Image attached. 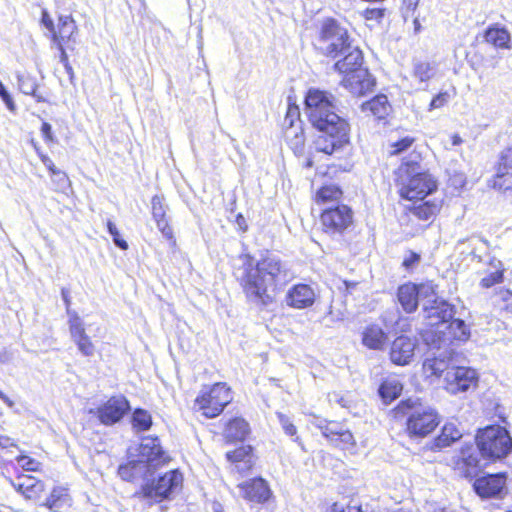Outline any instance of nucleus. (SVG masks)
<instances>
[{"label": "nucleus", "instance_id": "obj_48", "mask_svg": "<svg viewBox=\"0 0 512 512\" xmlns=\"http://www.w3.org/2000/svg\"><path fill=\"white\" fill-rule=\"evenodd\" d=\"M107 228H108L110 235L113 238L114 244L122 250H127L128 243L124 239L120 238V233H119L116 225L112 221L109 220L107 222Z\"/></svg>", "mask_w": 512, "mask_h": 512}, {"label": "nucleus", "instance_id": "obj_61", "mask_svg": "<svg viewBox=\"0 0 512 512\" xmlns=\"http://www.w3.org/2000/svg\"><path fill=\"white\" fill-rule=\"evenodd\" d=\"M0 399L10 408H12L14 406V401H12L7 395H5L1 390H0Z\"/></svg>", "mask_w": 512, "mask_h": 512}, {"label": "nucleus", "instance_id": "obj_40", "mask_svg": "<svg viewBox=\"0 0 512 512\" xmlns=\"http://www.w3.org/2000/svg\"><path fill=\"white\" fill-rule=\"evenodd\" d=\"M438 211V205L430 202H424L413 209L414 215L421 220H429Z\"/></svg>", "mask_w": 512, "mask_h": 512}, {"label": "nucleus", "instance_id": "obj_21", "mask_svg": "<svg viewBox=\"0 0 512 512\" xmlns=\"http://www.w3.org/2000/svg\"><path fill=\"white\" fill-rule=\"evenodd\" d=\"M493 187L502 192L512 191V147L502 152Z\"/></svg>", "mask_w": 512, "mask_h": 512}, {"label": "nucleus", "instance_id": "obj_13", "mask_svg": "<svg viewBox=\"0 0 512 512\" xmlns=\"http://www.w3.org/2000/svg\"><path fill=\"white\" fill-rule=\"evenodd\" d=\"M130 410V404L125 396L116 395L110 397L103 405L96 409H90L89 413L95 414L101 424L111 426L118 423Z\"/></svg>", "mask_w": 512, "mask_h": 512}, {"label": "nucleus", "instance_id": "obj_23", "mask_svg": "<svg viewBox=\"0 0 512 512\" xmlns=\"http://www.w3.org/2000/svg\"><path fill=\"white\" fill-rule=\"evenodd\" d=\"M77 25L70 15H61L58 18L57 28L51 35L53 44H67L69 42L75 43L74 35L77 33Z\"/></svg>", "mask_w": 512, "mask_h": 512}, {"label": "nucleus", "instance_id": "obj_2", "mask_svg": "<svg viewBox=\"0 0 512 512\" xmlns=\"http://www.w3.org/2000/svg\"><path fill=\"white\" fill-rule=\"evenodd\" d=\"M334 97L318 89H310L305 98V113L319 131L314 144L328 155L339 152L349 143V125L334 112Z\"/></svg>", "mask_w": 512, "mask_h": 512}, {"label": "nucleus", "instance_id": "obj_30", "mask_svg": "<svg viewBox=\"0 0 512 512\" xmlns=\"http://www.w3.org/2000/svg\"><path fill=\"white\" fill-rule=\"evenodd\" d=\"M485 39L495 47L505 49L510 48L509 43L511 36L508 30L504 27H499L497 25L490 26L485 32Z\"/></svg>", "mask_w": 512, "mask_h": 512}, {"label": "nucleus", "instance_id": "obj_15", "mask_svg": "<svg viewBox=\"0 0 512 512\" xmlns=\"http://www.w3.org/2000/svg\"><path fill=\"white\" fill-rule=\"evenodd\" d=\"M352 222V211L346 205L326 208L321 214L324 231L329 234L342 233Z\"/></svg>", "mask_w": 512, "mask_h": 512}, {"label": "nucleus", "instance_id": "obj_7", "mask_svg": "<svg viewBox=\"0 0 512 512\" xmlns=\"http://www.w3.org/2000/svg\"><path fill=\"white\" fill-rule=\"evenodd\" d=\"M477 448L483 459L497 461L512 451V438L509 432L499 425H489L476 435Z\"/></svg>", "mask_w": 512, "mask_h": 512}, {"label": "nucleus", "instance_id": "obj_52", "mask_svg": "<svg viewBox=\"0 0 512 512\" xmlns=\"http://www.w3.org/2000/svg\"><path fill=\"white\" fill-rule=\"evenodd\" d=\"M449 99L447 92H442L436 95L430 102L429 110L438 109L443 107Z\"/></svg>", "mask_w": 512, "mask_h": 512}, {"label": "nucleus", "instance_id": "obj_42", "mask_svg": "<svg viewBox=\"0 0 512 512\" xmlns=\"http://www.w3.org/2000/svg\"><path fill=\"white\" fill-rule=\"evenodd\" d=\"M69 325H70V332H71L73 341H76L79 338L87 335L85 332L83 323H82L80 317L76 313H73L71 315V318L69 320Z\"/></svg>", "mask_w": 512, "mask_h": 512}, {"label": "nucleus", "instance_id": "obj_56", "mask_svg": "<svg viewBox=\"0 0 512 512\" xmlns=\"http://www.w3.org/2000/svg\"><path fill=\"white\" fill-rule=\"evenodd\" d=\"M420 260V256L414 252H410V254L404 259L403 266L407 269H411L414 267L416 263Z\"/></svg>", "mask_w": 512, "mask_h": 512}, {"label": "nucleus", "instance_id": "obj_19", "mask_svg": "<svg viewBox=\"0 0 512 512\" xmlns=\"http://www.w3.org/2000/svg\"><path fill=\"white\" fill-rule=\"evenodd\" d=\"M343 86L355 96H362L371 92L375 86V80L367 69H358L346 74Z\"/></svg>", "mask_w": 512, "mask_h": 512}, {"label": "nucleus", "instance_id": "obj_47", "mask_svg": "<svg viewBox=\"0 0 512 512\" xmlns=\"http://www.w3.org/2000/svg\"><path fill=\"white\" fill-rule=\"evenodd\" d=\"M16 461L25 471H38L41 466L40 462L26 455H19Z\"/></svg>", "mask_w": 512, "mask_h": 512}, {"label": "nucleus", "instance_id": "obj_20", "mask_svg": "<svg viewBox=\"0 0 512 512\" xmlns=\"http://www.w3.org/2000/svg\"><path fill=\"white\" fill-rule=\"evenodd\" d=\"M415 348V339L399 336L391 344L390 359L396 365H408L414 357Z\"/></svg>", "mask_w": 512, "mask_h": 512}, {"label": "nucleus", "instance_id": "obj_45", "mask_svg": "<svg viewBox=\"0 0 512 512\" xmlns=\"http://www.w3.org/2000/svg\"><path fill=\"white\" fill-rule=\"evenodd\" d=\"M152 216L154 220L166 217L167 207L161 196L155 195L151 200Z\"/></svg>", "mask_w": 512, "mask_h": 512}, {"label": "nucleus", "instance_id": "obj_17", "mask_svg": "<svg viewBox=\"0 0 512 512\" xmlns=\"http://www.w3.org/2000/svg\"><path fill=\"white\" fill-rule=\"evenodd\" d=\"M473 488L481 498L501 497L506 488V476L504 473H497L479 477Z\"/></svg>", "mask_w": 512, "mask_h": 512}, {"label": "nucleus", "instance_id": "obj_46", "mask_svg": "<svg viewBox=\"0 0 512 512\" xmlns=\"http://www.w3.org/2000/svg\"><path fill=\"white\" fill-rule=\"evenodd\" d=\"M79 349V351L87 357H91L95 353V346L92 343L91 339L88 335H85L84 337L79 338L78 340L74 341Z\"/></svg>", "mask_w": 512, "mask_h": 512}, {"label": "nucleus", "instance_id": "obj_49", "mask_svg": "<svg viewBox=\"0 0 512 512\" xmlns=\"http://www.w3.org/2000/svg\"><path fill=\"white\" fill-rule=\"evenodd\" d=\"M414 142V139L411 137H405L394 144H392V147L394 148L393 151L390 152L391 155L400 154L401 152L408 149L412 143Z\"/></svg>", "mask_w": 512, "mask_h": 512}, {"label": "nucleus", "instance_id": "obj_24", "mask_svg": "<svg viewBox=\"0 0 512 512\" xmlns=\"http://www.w3.org/2000/svg\"><path fill=\"white\" fill-rule=\"evenodd\" d=\"M343 59L337 61L334 64V68L336 71L349 74L353 73L358 69L362 68L363 56L362 52L358 47H355L353 43L350 44V48L342 54Z\"/></svg>", "mask_w": 512, "mask_h": 512}, {"label": "nucleus", "instance_id": "obj_26", "mask_svg": "<svg viewBox=\"0 0 512 512\" xmlns=\"http://www.w3.org/2000/svg\"><path fill=\"white\" fill-rule=\"evenodd\" d=\"M53 512H65L71 506V498L67 490L62 487H55L49 497L42 503Z\"/></svg>", "mask_w": 512, "mask_h": 512}, {"label": "nucleus", "instance_id": "obj_31", "mask_svg": "<svg viewBox=\"0 0 512 512\" xmlns=\"http://www.w3.org/2000/svg\"><path fill=\"white\" fill-rule=\"evenodd\" d=\"M363 112H370L378 119L384 118L390 109L388 99L385 95H377L370 101H367L361 106Z\"/></svg>", "mask_w": 512, "mask_h": 512}, {"label": "nucleus", "instance_id": "obj_32", "mask_svg": "<svg viewBox=\"0 0 512 512\" xmlns=\"http://www.w3.org/2000/svg\"><path fill=\"white\" fill-rule=\"evenodd\" d=\"M402 388V384L398 379L389 378L380 385L379 395L385 402H391L400 395Z\"/></svg>", "mask_w": 512, "mask_h": 512}, {"label": "nucleus", "instance_id": "obj_18", "mask_svg": "<svg viewBox=\"0 0 512 512\" xmlns=\"http://www.w3.org/2000/svg\"><path fill=\"white\" fill-rule=\"evenodd\" d=\"M316 297V291L312 286L298 283L288 289L285 302L291 308L306 309L313 306Z\"/></svg>", "mask_w": 512, "mask_h": 512}, {"label": "nucleus", "instance_id": "obj_1", "mask_svg": "<svg viewBox=\"0 0 512 512\" xmlns=\"http://www.w3.org/2000/svg\"><path fill=\"white\" fill-rule=\"evenodd\" d=\"M241 260L236 278L248 301L257 306L271 304L275 292L294 277L288 263L274 253L266 252L258 260L245 255Z\"/></svg>", "mask_w": 512, "mask_h": 512}, {"label": "nucleus", "instance_id": "obj_25", "mask_svg": "<svg viewBox=\"0 0 512 512\" xmlns=\"http://www.w3.org/2000/svg\"><path fill=\"white\" fill-rule=\"evenodd\" d=\"M249 431V424L243 418L235 417L226 424L223 435L228 442H242Z\"/></svg>", "mask_w": 512, "mask_h": 512}, {"label": "nucleus", "instance_id": "obj_64", "mask_svg": "<svg viewBox=\"0 0 512 512\" xmlns=\"http://www.w3.org/2000/svg\"><path fill=\"white\" fill-rule=\"evenodd\" d=\"M10 439L7 437H0V446L5 448L8 446Z\"/></svg>", "mask_w": 512, "mask_h": 512}, {"label": "nucleus", "instance_id": "obj_62", "mask_svg": "<svg viewBox=\"0 0 512 512\" xmlns=\"http://www.w3.org/2000/svg\"><path fill=\"white\" fill-rule=\"evenodd\" d=\"M64 69H65L66 73L69 75L70 80L72 81V80H73V78H74V71H73V68H72V66L70 65V63H69V64H66V65L64 66Z\"/></svg>", "mask_w": 512, "mask_h": 512}, {"label": "nucleus", "instance_id": "obj_6", "mask_svg": "<svg viewBox=\"0 0 512 512\" xmlns=\"http://www.w3.org/2000/svg\"><path fill=\"white\" fill-rule=\"evenodd\" d=\"M407 415L406 431L411 438H424L432 433L440 423L435 409L429 406H415L411 400L397 407V414Z\"/></svg>", "mask_w": 512, "mask_h": 512}, {"label": "nucleus", "instance_id": "obj_57", "mask_svg": "<svg viewBox=\"0 0 512 512\" xmlns=\"http://www.w3.org/2000/svg\"><path fill=\"white\" fill-rule=\"evenodd\" d=\"M41 133L43 135V138L47 142H52L54 140L53 134H52V127L49 123L44 122L41 127Z\"/></svg>", "mask_w": 512, "mask_h": 512}, {"label": "nucleus", "instance_id": "obj_53", "mask_svg": "<svg viewBox=\"0 0 512 512\" xmlns=\"http://www.w3.org/2000/svg\"><path fill=\"white\" fill-rule=\"evenodd\" d=\"M336 439H338L337 445L342 444L344 447H347L349 445H354V443H355L352 433L345 428L341 431V433L338 435V437Z\"/></svg>", "mask_w": 512, "mask_h": 512}, {"label": "nucleus", "instance_id": "obj_38", "mask_svg": "<svg viewBox=\"0 0 512 512\" xmlns=\"http://www.w3.org/2000/svg\"><path fill=\"white\" fill-rule=\"evenodd\" d=\"M496 270L494 272L489 273L485 277L481 279L480 285L484 288H490L495 284L501 283L503 281V273L504 269L502 267V263L497 261V265H495Z\"/></svg>", "mask_w": 512, "mask_h": 512}, {"label": "nucleus", "instance_id": "obj_12", "mask_svg": "<svg viewBox=\"0 0 512 512\" xmlns=\"http://www.w3.org/2000/svg\"><path fill=\"white\" fill-rule=\"evenodd\" d=\"M478 374L470 367L456 366L453 362L451 368L444 375V388L450 394L466 392L477 385Z\"/></svg>", "mask_w": 512, "mask_h": 512}, {"label": "nucleus", "instance_id": "obj_8", "mask_svg": "<svg viewBox=\"0 0 512 512\" xmlns=\"http://www.w3.org/2000/svg\"><path fill=\"white\" fill-rule=\"evenodd\" d=\"M230 388L225 383L204 387L195 399L194 407L207 418H214L231 402Z\"/></svg>", "mask_w": 512, "mask_h": 512}, {"label": "nucleus", "instance_id": "obj_51", "mask_svg": "<svg viewBox=\"0 0 512 512\" xmlns=\"http://www.w3.org/2000/svg\"><path fill=\"white\" fill-rule=\"evenodd\" d=\"M156 222L157 228L163 234L164 237L170 239L173 236L172 228L169 225L168 219L162 218L154 220Z\"/></svg>", "mask_w": 512, "mask_h": 512}, {"label": "nucleus", "instance_id": "obj_9", "mask_svg": "<svg viewBox=\"0 0 512 512\" xmlns=\"http://www.w3.org/2000/svg\"><path fill=\"white\" fill-rule=\"evenodd\" d=\"M436 352L430 353L423 362L422 369L426 378H440L451 368L454 362V349L450 346V337L433 340Z\"/></svg>", "mask_w": 512, "mask_h": 512}, {"label": "nucleus", "instance_id": "obj_16", "mask_svg": "<svg viewBox=\"0 0 512 512\" xmlns=\"http://www.w3.org/2000/svg\"><path fill=\"white\" fill-rule=\"evenodd\" d=\"M237 489L239 496L251 503L265 504L273 497L268 482L261 477L244 481Z\"/></svg>", "mask_w": 512, "mask_h": 512}, {"label": "nucleus", "instance_id": "obj_11", "mask_svg": "<svg viewBox=\"0 0 512 512\" xmlns=\"http://www.w3.org/2000/svg\"><path fill=\"white\" fill-rule=\"evenodd\" d=\"M183 483V476L178 470H171L160 476L155 482L142 488L145 498L162 501L178 492Z\"/></svg>", "mask_w": 512, "mask_h": 512}, {"label": "nucleus", "instance_id": "obj_60", "mask_svg": "<svg viewBox=\"0 0 512 512\" xmlns=\"http://www.w3.org/2000/svg\"><path fill=\"white\" fill-rule=\"evenodd\" d=\"M61 295H62V299L66 305V308H67V313L69 315H72L70 310H69V306H70V295H69V291L67 289H62L61 291Z\"/></svg>", "mask_w": 512, "mask_h": 512}, {"label": "nucleus", "instance_id": "obj_33", "mask_svg": "<svg viewBox=\"0 0 512 512\" xmlns=\"http://www.w3.org/2000/svg\"><path fill=\"white\" fill-rule=\"evenodd\" d=\"M17 80L22 93L33 96L37 102L44 101V98L37 94L38 83L35 77L29 74H19Z\"/></svg>", "mask_w": 512, "mask_h": 512}, {"label": "nucleus", "instance_id": "obj_41", "mask_svg": "<svg viewBox=\"0 0 512 512\" xmlns=\"http://www.w3.org/2000/svg\"><path fill=\"white\" fill-rule=\"evenodd\" d=\"M342 195L341 190L336 186H325L317 193V200L322 203L338 200Z\"/></svg>", "mask_w": 512, "mask_h": 512}, {"label": "nucleus", "instance_id": "obj_39", "mask_svg": "<svg viewBox=\"0 0 512 512\" xmlns=\"http://www.w3.org/2000/svg\"><path fill=\"white\" fill-rule=\"evenodd\" d=\"M277 418L279 420V423H280L284 433L287 436L294 437L293 441L302 445L300 438L297 436V428L294 425V423L291 421V419L287 415H285L281 412L277 413Z\"/></svg>", "mask_w": 512, "mask_h": 512}, {"label": "nucleus", "instance_id": "obj_63", "mask_svg": "<svg viewBox=\"0 0 512 512\" xmlns=\"http://www.w3.org/2000/svg\"><path fill=\"white\" fill-rule=\"evenodd\" d=\"M462 143V139L459 135H453L452 136V144L453 145H459Z\"/></svg>", "mask_w": 512, "mask_h": 512}, {"label": "nucleus", "instance_id": "obj_28", "mask_svg": "<svg viewBox=\"0 0 512 512\" xmlns=\"http://www.w3.org/2000/svg\"><path fill=\"white\" fill-rule=\"evenodd\" d=\"M386 339V333L377 325L368 326L362 335V343L373 350L382 349Z\"/></svg>", "mask_w": 512, "mask_h": 512}, {"label": "nucleus", "instance_id": "obj_59", "mask_svg": "<svg viewBox=\"0 0 512 512\" xmlns=\"http://www.w3.org/2000/svg\"><path fill=\"white\" fill-rule=\"evenodd\" d=\"M41 161L45 165V167L51 172V174L58 170L54 165L53 161L48 156H42Z\"/></svg>", "mask_w": 512, "mask_h": 512}, {"label": "nucleus", "instance_id": "obj_4", "mask_svg": "<svg viewBox=\"0 0 512 512\" xmlns=\"http://www.w3.org/2000/svg\"><path fill=\"white\" fill-rule=\"evenodd\" d=\"M419 158L420 155L416 154L404 159L398 168L402 181L400 195L407 200H423L437 189V182L431 174L418 171Z\"/></svg>", "mask_w": 512, "mask_h": 512}, {"label": "nucleus", "instance_id": "obj_35", "mask_svg": "<svg viewBox=\"0 0 512 512\" xmlns=\"http://www.w3.org/2000/svg\"><path fill=\"white\" fill-rule=\"evenodd\" d=\"M133 427L138 431H147L152 425L151 415L143 409H136L132 415Z\"/></svg>", "mask_w": 512, "mask_h": 512}, {"label": "nucleus", "instance_id": "obj_29", "mask_svg": "<svg viewBox=\"0 0 512 512\" xmlns=\"http://www.w3.org/2000/svg\"><path fill=\"white\" fill-rule=\"evenodd\" d=\"M252 448L251 446H241L233 451L227 452V460L237 464L238 471L244 472L252 466Z\"/></svg>", "mask_w": 512, "mask_h": 512}, {"label": "nucleus", "instance_id": "obj_37", "mask_svg": "<svg viewBox=\"0 0 512 512\" xmlns=\"http://www.w3.org/2000/svg\"><path fill=\"white\" fill-rule=\"evenodd\" d=\"M322 434L328 438L333 444H338V435L344 429V427L338 422H325L318 425Z\"/></svg>", "mask_w": 512, "mask_h": 512}, {"label": "nucleus", "instance_id": "obj_58", "mask_svg": "<svg viewBox=\"0 0 512 512\" xmlns=\"http://www.w3.org/2000/svg\"><path fill=\"white\" fill-rule=\"evenodd\" d=\"M54 46H56V48L59 50L60 52V62L63 64V66H65L66 64H69V61H68V56H67V53L65 51V48H64V44H53Z\"/></svg>", "mask_w": 512, "mask_h": 512}, {"label": "nucleus", "instance_id": "obj_50", "mask_svg": "<svg viewBox=\"0 0 512 512\" xmlns=\"http://www.w3.org/2000/svg\"><path fill=\"white\" fill-rule=\"evenodd\" d=\"M420 0H403L402 13L405 19L413 17Z\"/></svg>", "mask_w": 512, "mask_h": 512}, {"label": "nucleus", "instance_id": "obj_10", "mask_svg": "<svg viewBox=\"0 0 512 512\" xmlns=\"http://www.w3.org/2000/svg\"><path fill=\"white\" fill-rule=\"evenodd\" d=\"M424 317L427 319L428 325L437 327L434 334H443L446 337L445 331L441 327H445L446 324L452 320L455 311L454 307L449 304L446 300L441 299L437 296L435 289L433 288V296L428 297L423 302ZM441 336H438V338Z\"/></svg>", "mask_w": 512, "mask_h": 512}, {"label": "nucleus", "instance_id": "obj_34", "mask_svg": "<svg viewBox=\"0 0 512 512\" xmlns=\"http://www.w3.org/2000/svg\"><path fill=\"white\" fill-rule=\"evenodd\" d=\"M451 337L458 341H466L470 337V331L465 322L461 319H454L445 326Z\"/></svg>", "mask_w": 512, "mask_h": 512}, {"label": "nucleus", "instance_id": "obj_43", "mask_svg": "<svg viewBox=\"0 0 512 512\" xmlns=\"http://www.w3.org/2000/svg\"><path fill=\"white\" fill-rule=\"evenodd\" d=\"M461 462L468 469L480 466V459L472 447H467L461 450Z\"/></svg>", "mask_w": 512, "mask_h": 512}, {"label": "nucleus", "instance_id": "obj_14", "mask_svg": "<svg viewBox=\"0 0 512 512\" xmlns=\"http://www.w3.org/2000/svg\"><path fill=\"white\" fill-rule=\"evenodd\" d=\"M433 296V285L430 283L415 285L412 283L404 284L398 289V300L406 313L414 312L419 303L428 297Z\"/></svg>", "mask_w": 512, "mask_h": 512}, {"label": "nucleus", "instance_id": "obj_54", "mask_svg": "<svg viewBox=\"0 0 512 512\" xmlns=\"http://www.w3.org/2000/svg\"><path fill=\"white\" fill-rule=\"evenodd\" d=\"M0 97L10 111L15 110L14 101L11 98L10 94L8 93V91L6 90L5 86L3 85V83L1 81H0Z\"/></svg>", "mask_w": 512, "mask_h": 512}, {"label": "nucleus", "instance_id": "obj_55", "mask_svg": "<svg viewBox=\"0 0 512 512\" xmlns=\"http://www.w3.org/2000/svg\"><path fill=\"white\" fill-rule=\"evenodd\" d=\"M41 24L49 31L50 35L54 33L56 27L51 16L46 10L42 11Z\"/></svg>", "mask_w": 512, "mask_h": 512}, {"label": "nucleus", "instance_id": "obj_3", "mask_svg": "<svg viewBox=\"0 0 512 512\" xmlns=\"http://www.w3.org/2000/svg\"><path fill=\"white\" fill-rule=\"evenodd\" d=\"M168 456L157 437L144 438L139 445L137 458L118 468L119 476L125 481L145 479L158 466L166 463Z\"/></svg>", "mask_w": 512, "mask_h": 512}, {"label": "nucleus", "instance_id": "obj_27", "mask_svg": "<svg viewBox=\"0 0 512 512\" xmlns=\"http://www.w3.org/2000/svg\"><path fill=\"white\" fill-rule=\"evenodd\" d=\"M463 436L462 431L454 422H447L441 430V434L434 439L433 447L443 449L451 446Z\"/></svg>", "mask_w": 512, "mask_h": 512}, {"label": "nucleus", "instance_id": "obj_22", "mask_svg": "<svg viewBox=\"0 0 512 512\" xmlns=\"http://www.w3.org/2000/svg\"><path fill=\"white\" fill-rule=\"evenodd\" d=\"M8 481L17 492L29 500H38L45 488L42 481L30 475H20L16 481L8 478Z\"/></svg>", "mask_w": 512, "mask_h": 512}, {"label": "nucleus", "instance_id": "obj_5", "mask_svg": "<svg viewBox=\"0 0 512 512\" xmlns=\"http://www.w3.org/2000/svg\"><path fill=\"white\" fill-rule=\"evenodd\" d=\"M351 43L346 26L335 19L327 18L321 23L315 47L323 55L336 58L345 53Z\"/></svg>", "mask_w": 512, "mask_h": 512}, {"label": "nucleus", "instance_id": "obj_44", "mask_svg": "<svg viewBox=\"0 0 512 512\" xmlns=\"http://www.w3.org/2000/svg\"><path fill=\"white\" fill-rule=\"evenodd\" d=\"M52 175V182L55 185V190L60 192H66L71 186V182L67 174L61 170H57Z\"/></svg>", "mask_w": 512, "mask_h": 512}, {"label": "nucleus", "instance_id": "obj_36", "mask_svg": "<svg viewBox=\"0 0 512 512\" xmlns=\"http://www.w3.org/2000/svg\"><path fill=\"white\" fill-rule=\"evenodd\" d=\"M435 74V68L428 62H415L413 65V76L420 82H427Z\"/></svg>", "mask_w": 512, "mask_h": 512}]
</instances>
